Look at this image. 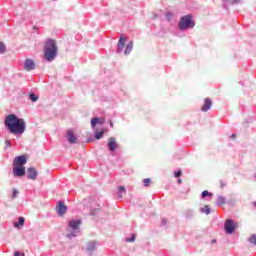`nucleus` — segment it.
<instances>
[{
  "instance_id": "obj_16",
  "label": "nucleus",
  "mask_w": 256,
  "mask_h": 256,
  "mask_svg": "<svg viewBox=\"0 0 256 256\" xmlns=\"http://www.w3.org/2000/svg\"><path fill=\"white\" fill-rule=\"evenodd\" d=\"M24 224H25V218L20 217L18 222L14 223V227L20 228V227H23Z\"/></svg>"
},
{
  "instance_id": "obj_30",
  "label": "nucleus",
  "mask_w": 256,
  "mask_h": 256,
  "mask_svg": "<svg viewBox=\"0 0 256 256\" xmlns=\"http://www.w3.org/2000/svg\"><path fill=\"white\" fill-rule=\"evenodd\" d=\"M230 137H231V139H236L237 135L232 134Z\"/></svg>"
},
{
  "instance_id": "obj_12",
  "label": "nucleus",
  "mask_w": 256,
  "mask_h": 256,
  "mask_svg": "<svg viewBox=\"0 0 256 256\" xmlns=\"http://www.w3.org/2000/svg\"><path fill=\"white\" fill-rule=\"evenodd\" d=\"M67 139L69 143H72V144L77 143V137H75V134H73L72 130L67 131Z\"/></svg>"
},
{
  "instance_id": "obj_21",
  "label": "nucleus",
  "mask_w": 256,
  "mask_h": 256,
  "mask_svg": "<svg viewBox=\"0 0 256 256\" xmlns=\"http://www.w3.org/2000/svg\"><path fill=\"white\" fill-rule=\"evenodd\" d=\"M218 205H225V198L223 196H219L217 199Z\"/></svg>"
},
{
  "instance_id": "obj_11",
  "label": "nucleus",
  "mask_w": 256,
  "mask_h": 256,
  "mask_svg": "<svg viewBox=\"0 0 256 256\" xmlns=\"http://www.w3.org/2000/svg\"><path fill=\"white\" fill-rule=\"evenodd\" d=\"M108 148L110 149V151H115V149H117V140L113 137L109 138L108 140Z\"/></svg>"
},
{
  "instance_id": "obj_18",
  "label": "nucleus",
  "mask_w": 256,
  "mask_h": 256,
  "mask_svg": "<svg viewBox=\"0 0 256 256\" xmlns=\"http://www.w3.org/2000/svg\"><path fill=\"white\" fill-rule=\"evenodd\" d=\"M205 197H213V193L207 191V190H204L202 192V198L205 199Z\"/></svg>"
},
{
  "instance_id": "obj_25",
  "label": "nucleus",
  "mask_w": 256,
  "mask_h": 256,
  "mask_svg": "<svg viewBox=\"0 0 256 256\" xmlns=\"http://www.w3.org/2000/svg\"><path fill=\"white\" fill-rule=\"evenodd\" d=\"M103 135H104L103 131L96 132L95 139H101L103 137Z\"/></svg>"
},
{
  "instance_id": "obj_31",
  "label": "nucleus",
  "mask_w": 256,
  "mask_h": 256,
  "mask_svg": "<svg viewBox=\"0 0 256 256\" xmlns=\"http://www.w3.org/2000/svg\"><path fill=\"white\" fill-rule=\"evenodd\" d=\"M181 183H183V180L178 179V184L181 185Z\"/></svg>"
},
{
  "instance_id": "obj_4",
  "label": "nucleus",
  "mask_w": 256,
  "mask_h": 256,
  "mask_svg": "<svg viewBox=\"0 0 256 256\" xmlns=\"http://www.w3.org/2000/svg\"><path fill=\"white\" fill-rule=\"evenodd\" d=\"M195 27V21H193L191 15L182 17L178 23L180 31H187V29H193Z\"/></svg>"
},
{
  "instance_id": "obj_9",
  "label": "nucleus",
  "mask_w": 256,
  "mask_h": 256,
  "mask_svg": "<svg viewBox=\"0 0 256 256\" xmlns=\"http://www.w3.org/2000/svg\"><path fill=\"white\" fill-rule=\"evenodd\" d=\"M24 69L25 71H33V69H35V62L32 59H26L24 62Z\"/></svg>"
},
{
  "instance_id": "obj_8",
  "label": "nucleus",
  "mask_w": 256,
  "mask_h": 256,
  "mask_svg": "<svg viewBox=\"0 0 256 256\" xmlns=\"http://www.w3.org/2000/svg\"><path fill=\"white\" fill-rule=\"evenodd\" d=\"M28 173V179H31L32 181H35L37 179V175H39V172L37 169L30 167L27 169Z\"/></svg>"
},
{
  "instance_id": "obj_23",
  "label": "nucleus",
  "mask_w": 256,
  "mask_h": 256,
  "mask_svg": "<svg viewBox=\"0 0 256 256\" xmlns=\"http://www.w3.org/2000/svg\"><path fill=\"white\" fill-rule=\"evenodd\" d=\"M143 185L144 187H149V185H151V178H145L143 180Z\"/></svg>"
},
{
  "instance_id": "obj_5",
  "label": "nucleus",
  "mask_w": 256,
  "mask_h": 256,
  "mask_svg": "<svg viewBox=\"0 0 256 256\" xmlns=\"http://www.w3.org/2000/svg\"><path fill=\"white\" fill-rule=\"evenodd\" d=\"M56 211L60 217H63L67 213V206H65V203L59 202Z\"/></svg>"
},
{
  "instance_id": "obj_20",
  "label": "nucleus",
  "mask_w": 256,
  "mask_h": 256,
  "mask_svg": "<svg viewBox=\"0 0 256 256\" xmlns=\"http://www.w3.org/2000/svg\"><path fill=\"white\" fill-rule=\"evenodd\" d=\"M17 195H19V190L16 189V188H13V192H12V195H11V199H16V198H17Z\"/></svg>"
},
{
  "instance_id": "obj_10",
  "label": "nucleus",
  "mask_w": 256,
  "mask_h": 256,
  "mask_svg": "<svg viewBox=\"0 0 256 256\" xmlns=\"http://www.w3.org/2000/svg\"><path fill=\"white\" fill-rule=\"evenodd\" d=\"M125 41H127V38H125L123 35H121V37L118 41V53L123 52V49H125Z\"/></svg>"
},
{
  "instance_id": "obj_6",
  "label": "nucleus",
  "mask_w": 256,
  "mask_h": 256,
  "mask_svg": "<svg viewBox=\"0 0 256 256\" xmlns=\"http://www.w3.org/2000/svg\"><path fill=\"white\" fill-rule=\"evenodd\" d=\"M224 228H225L226 233L231 235V233H233V231H235V225H233V220H226V222L224 224Z\"/></svg>"
},
{
  "instance_id": "obj_22",
  "label": "nucleus",
  "mask_w": 256,
  "mask_h": 256,
  "mask_svg": "<svg viewBox=\"0 0 256 256\" xmlns=\"http://www.w3.org/2000/svg\"><path fill=\"white\" fill-rule=\"evenodd\" d=\"M7 51V46H5V43L0 42V53H5Z\"/></svg>"
},
{
  "instance_id": "obj_27",
  "label": "nucleus",
  "mask_w": 256,
  "mask_h": 256,
  "mask_svg": "<svg viewBox=\"0 0 256 256\" xmlns=\"http://www.w3.org/2000/svg\"><path fill=\"white\" fill-rule=\"evenodd\" d=\"M183 175V172H181V170H179L178 172H174V177L179 178Z\"/></svg>"
},
{
  "instance_id": "obj_7",
  "label": "nucleus",
  "mask_w": 256,
  "mask_h": 256,
  "mask_svg": "<svg viewBox=\"0 0 256 256\" xmlns=\"http://www.w3.org/2000/svg\"><path fill=\"white\" fill-rule=\"evenodd\" d=\"M212 105H213V101L211 100V98H205L204 104L201 107V111L206 113V111H209V109H211Z\"/></svg>"
},
{
  "instance_id": "obj_2",
  "label": "nucleus",
  "mask_w": 256,
  "mask_h": 256,
  "mask_svg": "<svg viewBox=\"0 0 256 256\" xmlns=\"http://www.w3.org/2000/svg\"><path fill=\"white\" fill-rule=\"evenodd\" d=\"M27 164V155H20L14 158L13 175L14 177H23L25 175V165Z\"/></svg>"
},
{
  "instance_id": "obj_29",
  "label": "nucleus",
  "mask_w": 256,
  "mask_h": 256,
  "mask_svg": "<svg viewBox=\"0 0 256 256\" xmlns=\"http://www.w3.org/2000/svg\"><path fill=\"white\" fill-rule=\"evenodd\" d=\"M14 256H21V254L19 252H15ZM22 256H25V254H23Z\"/></svg>"
},
{
  "instance_id": "obj_3",
  "label": "nucleus",
  "mask_w": 256,
  "mask_h": 256,
  "mask_svg": "<svg viewBox=\"0 0 256 256\" xmlns=\"http://www.w3.org/2000/svg\"><path fill=\"white\" fill-rule=\"evenodd\" d=\"M57 42L53 39H48L44 47V59L46 61H53L57 57Z\"/></svg>"
},
{
  "instance_id": "obj_17",
  "label": "nucleus",
  "mask_w": 256,
  "mask_h": 256,
  "mask_svg": "<svg viewBox=\"0 0 256 256\" xmlns=\"http://www.w3.org/2000/svg\"><path fill=\"white\" fill-rule=\"evenodd\" d=\"M202 213H205L206 215H209V213H211V208H209L208 205H205L202 209H201Z\"/></svg>"
},
{
  "instance_id": "obj_24",
  "label": "nucleus",
  "mask_w": 256,
  "mask_h": 256,
  "mask_svg": "<svg viewBox=\"0 0 256 256\" xmlns=\"http://www.w3.org/2000/svg\"><path fill=\"white\" fill-rule=\"evenodd\" d=\"M249 242L252 243V245H256V235H252L249 238Z\"/></svg>"
},
{
  "instance_id": "obj_32",
  "label": "nucleus",
  "mask_w": 256,
  "mask_h": 256,
  "mask_svg": "<svg viewBox=\"0 0 256 256\" xmlns=\"http://www.w3.org/2000/svg\"><path fill=\"white\" fill-rule=\"evenodd\" d=\"M220 186L221 187H225V183H223L222 181L220 182Z\"/></svg>"
},
{
  "instance_id": "obj_14",
  "label": "nucleus",
  "mask_w": 256,
  "mask_h": 256,
  "mask_svg": "<svg viewBox=\"0 0 256 256\" xmlns=\"http://www.w3.org/2000/svg\"><path fill=\"white\" fill-rule=\"evenodd\" d=\"M79 225H81V220H71L69 222V227L74 230L79 229Z\"/></svg>"
},
{
  "instance_id": "obj_26",
  "label": "nucleus",
  "mask_w": 256,
  "mask_h": 256,
  "mask_svg": "<svg viewBox=\"0 0 256 256\" xmlns=\"http://www.w3.org/2000/svg\"><path fill=\"white\" fill-rule=\"evenodd\" d=\"M135 241V234H132L131 238H126L127 243H133Z\"/></svg>"
},
{
  "instance_id": "obj_1",
  "label": "nucleus",
  "mask_w": 256,
  "mask_h": 256,
  "mask_svg": "<svg viewBox=\"0 0 256 256\" xmlns=\"http://www.w3.org/2000/svg\"><path fill=\"white\" fill-rule=\"evenodd\" d=\"M4 123L13 135H23L25 133V120L18 118L15 114L8 115Z\"/></svg>"
},
{
  "instance_id": "obj_28",
  "label": "nucleus",
  "mask_w": 256,
  "mask_h": 256,
  "mask_svg": "<svg viewBox=\"0 0 256 256\" xmlns=\"http://www.w3.org/2000/svg\"><path fill=\"white\" fill-rule=\"evenodd\" d=\"M119 191H123V193H125L126 189H125V186H119Z\"/></svg>"
},
{
  "instance_id": "obj_15",
  "label": "nucleus",
  "mask_w": 256,
  "mask_h": 256,
  "mask_svg": "<svg viewBox=\"0 0 256 256\" xmlns=\"http://www.w3.org/2000/svg\"><path fill=\"white\" fill-rule=\"evenodd\" d=\"M133 51V42H129L126 46V49L124 51L125 55H129Z\"/></svg>"
},
{
  "instance_id": "obj_34",
  "label": "nucleus",
  "mask_w": 256,
  "mask_h": 256,
  "mask_svg": "<svg viewBox=\"0 0 256 256\" xmlns=\"http://www.w3.org/2000/svg\"><path fill=\"white\" fill-rule=\"evenodd\" d=\"M6 143H7V145H10V144H9V140H7Z\"/></svg>"
},
{
  "instance_id": "obj_33",
  "label": "nucleus",
  "mask_w": 256,
  "mask_h": 256,
  "mask_svg": "<svg viewBox=\"0 0 256 256\" xmlns=\"http://www.w3.org/2000/svg\"><path fill=\"white\" fill-rule=\"evenodd\" d=\"M110 127H113V122L110 121Z\"/></svg>"
},
{
  "instance_id": "obj_13",
  "label": "nucleus",
  "mask_w": 256,
  "mask_h": 256,
  "mask_svg": "<svg viewBox=\"0 0 256 256\" xmlns=\"http://www.w3.org/2000/svg\"><path fill=\"white\" fill-rule=\"evenodd\" d=\"M103 123H105V119L104 118H92L91 119V126L92 127H96L97 124L103 125Z\"/></svg>"
},
{
  "instance_id": "obj_19",
  "label": "nucleus",
  "mask_w": 256,
  "mask_h": 256,
  "mask_svg": "<svg viewBox=\"0 0 256 256\" xmlns=\"http://www.w3.org/2000/svg\"><path fill=\"white\" fill-rule=\"evenodd\" d=\"M29 99L32 100L33 103H35V102L39 101V96H37L35 94H30Z\"/></svg>"
}]
</instances>
